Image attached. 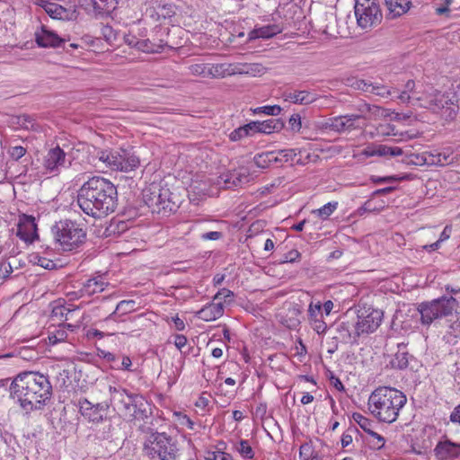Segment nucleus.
<instances>
[{
    "label": "nucleus",
    "instance_id": "obj_1",
    "mask_svg": "<svg viewBox=\"0 0 460 460\" xmlns=\"http://www.w3.org/2000/svg\"><path fill=\"white\" fill-rule=\"evenodd\" d=\"M118 192L109 180L95 176L84 182L78 190L77 204L82 211L93 217H102L114 212Z\"/></svg>",
    "mask_w": 460,
    "mask_h": 460
},
{
    "label": "nucleus",
    "instance_id": "obj_2",
    "mask_svg": "<svg viewBox=\"0 0 460 460\" xmlns=\"http://www.w3.org/2000/svg\"><path fill=\"white\" fill-rule=\"evenodd\" d=\"M407 402L406 395L390 386H379L369 395L367 407L370 414L377 420L393 423Z\"/></svg>",
    "mask_w": 460,
    "mask_h": 460
},
{
    "label": "nucleus",
    "instance_id": "obj_3",
    "mask_svg": "<svg viewBox=\"0 0 460 460\" xmlns=\"http://www.w3.org/2000/svg\"><path fill=\"white\" fill-rule=\"evenodd\" d=\"M418 311L420 322L424 325H430L436 319L456 314V319L449 325V332L455 337H460V301L452 296H442L430 302L421 303Z\"/></svg>",
    "mask_w": 460,
    "mask_h": 460
},
{
    "label": "nucleus",
    "instance_id": "obj_4",
    "mask_svg": "<svg viewBox=\"0 0 460 460\" xmlns=\"http://www.w3.org/2000/svg\"><path fill=\"white\" fill-rule=\"evenodd\" d=\"M143 455L149 460H181L176 438L165 432H152L143 443Z\"/></svg>",
    "mask_w": 460,
    "mask_h": 460
},
{
    "label": "nucleus",
    "instance_id": "obj_5",
    "mask_svg": "<svg viewBox=\"0 0 460 460\" xmlns=\"http://www.w3.org/2000/svg\"><path fill=\"white\" fill-rule=\"evenodd\" d=\"M55 240L60 249L71 252L80 248L86 240V231L77 222L69 219L60 220L54 227Z\"/></svg>",
    "mask_w": 460,
    "mask_h": 460
},
{
    "label": "nucleus",
    "instance_id": "obj_6",
    "mask_svg": "<svg viewBox=\"0 0 460 460\" xmlns=\"http://www.w3.org/2000/svg\"><path fill=\"white\" fill-rule=\"evenodd\" d=\"M144 200L152 212L168 213L176 209L178 199L167 186L152 183L143 193Z\"/></svg>",
    "mask_w": 460,
    "mask_h": 460
},
{
    "label": "nucleus",
    "instance_id": "obj_7",
    "mask_svg": "<svg viewBox=\"0 0 460 460\" xmlns=\"http://www.w3.org/2000/svg\"><path fill=\"white\" fill-rule=\"evenodd\" d=\"M66 153L58 146L50 148L43 156L42 161H31V171H35L36 176H43L48 173L58 175L62 168L66 167Z\"/></svg>",
    "mask_w": 460,
    "mask_h": 460
},
{
    "label": "nucleus",
    "instance_id": "obj_8",
    "mask_svg": "<svg viewBox=\"0 0 460 460\" xmlns=\"http://www.w3.org/2000/svg\"><path fill=\"white\" fill-rule=\"evenodd\" d=\"M355 16L358 25L362 29H370L382 21V12L376 0H356Z\"/></svg>",
    "mask_w": 460,
    "mask_h": 460
},
{
    "label": "nucleus",
    "instance_id": "obj_9",
    "mask_svg": "<svg viewBox=\"0 0 460 460\" xmlns=\"http://www.w3.org/2000/svg\"><path fill=\"white\" fill-rule=\"evenodd\" d=\"M31 393L34 399V402L31 400V406L40 410L50 400L52 386L47 376L31 370Z\"/></svg>",
    "mask_w": 460,
    "mask_h": 460
},
{
    "label": "nucleus",
    "instance_id": "obj_10",
    "mask_svg": "<svg viewBox=\"0 0 460 460\" xmlns=\"http://www.w3.org/2000/svg\"><path fill=\"white\" fill-rule=\"evenodd\" d=\"M383 319V312L372 307L360 310L358 314V321L354 325V338L364 333L375 332L380 325Z\"/></svg>",
    "mask_w": 460,
    "mask_h": 460
},
{
    "label": "nucleus",
    "instance_id": "obj_11",
    "mask_svg": "<svg viewBox=\"0 0 460 460\" xmlns=\"http://www.w3.org/2000/svg\"><path fill=\"white\" fill-rule=\"evenodd\" d=\"M430 101L434 107H429V110L440 114L441 117L447 120H452L456 118L458 112V105L456 103L455 95L450 96L449 93L435 90V94Z\"/></svg>",
    "mask_w": 460,
    "mask_h": 460
},
{
    "label": "nucleus",
    "instance_id": "obj_12",
    "mask_svg": "<svg viewBox=\"0 0 460 460\" xmlns=\"http://www.w3.org/2000/svg\"><path fill=\"white\" fill-rule=\"evenodd\" d=\"M451 152L449 150L439 151L434 149L420 154H411L408 156V163L417 165L444 166L451 162Z\"/></svg>",
    "mask_w": 460,
    "mask_h": 460
},
{
    "label": "nucleus",
    "instance_id": "obj_13",
    "mask_svg": "<svg viewBox=\"0 0 460 460\" xmlns=\"http://www.w3.org/2000/svg\"><path fill=\"white\" fill-rule=\"evenodd\" d=\"M29 371H22L13 380L10 386L11 397L16 401L22 408L29 403L27 395L29 394Z\"/></svg>",
    "mask_w": 460,
    "mask_h": 460
},
{
    "label": "nucleus",
    "instance_id": "obj_14",
    "mask_svg": "<svg viewBox=\"0 0 460 460\" xmlns=\"http://www.w3.org/2000/svg\"><path fill=\"white\" fill-rule=\"evenodd\" d=\"M361 117L359 114H350L330 118L324 122L323 128L337 133L351 131L358 128L356 121Z\"/></svg>",
    "mask_w": 460,
    "mask_h": 460
},
{
    "label": "nucleus",
    "instance_id": "obj_15",
    "mask_svg": "<svg viewBox=\"0 0 460 460\" xmlns=\"http://www.w3.org/2000/svg\"><path fill=\"white\" fill-rule=\"evenodd\" d=\"M434 455L438 460L460 458V443L453 442L447 437H443L436 445Z\"/></svg>",
    "mask_w": 460,
    "mask_h": 460
},
{
    "label": "nucleus",
    "instance_id": "obj_16",
    "mask_svg": "<svg viewBox=\"0 0 460 460\" xmlns=\"http://www.w3.org/2000/svg\"><path fill=\"white\" fill-rule=\"evenodd\" d=\"M108 404H93L87 399L79 401V411L81 414L92 422L99 423L103 420Z\"/></svg>",
    "mask_w": 460,
    "mask_h": 460
},
{
    "label": "nucleus",
    "instance_id": "obj_17",
    "mask_svg": "<svg viewBox=\"0 0 460 460\" xmlns=\"http://www.w3.org/2000/svg\"><path fill=\"white\" fill-rule=\"evenodd\" d=\"M220 180L219 183L223 182L224 188L230 189L247 184L251 180V175L248 169L243 167L223 173L220 176Z\"/></svg>",
    "mask_w": 460,
    "mask_h": 460
},
{
    "label": "nucleus",
    "instance_id": "obj_18",
    "mask_svg": "<svg viewBox=\"0 0 460 460\" xmlns=\"http://www.w3.org/2000/svg\"><path fill=\"white\" fill-rule=\"evenodd\" d=\"M145 13L155 22H162L168 20L171 22L172 17L176 14V6L164 2L157 6H147Z\"/></svg>",
    "mask_w": 460,
    "mask_h": 460
},
{
    "label": "nucleus",
    "instance_id": "obj_19",
    "mask_svg": "<svg viewBox=\"0 0 460 460\" xmlns=\"http://www.w3.org/2000/svg\"><path fill=\"white\" fill-rule=\"evenodd\" d=\"M128 45L137 48V49L146 53H159L164 49L166 43L159 40L158 41L151 40L150 39H138L137 35L128 36L126 39Z\"/></svg>",
    "mask_w": 460,
    "mask_h": 460
},
{
    "label": "nucleus",
    "instance_id": "obj_20",
    "mask_svg": "<svg viewBox=\"0 0 460 460\" xmlns=\"http://www.w3.org/2000/svg\"><path fill=\"white\" fill-rule=\"evenodd\" d=\"M118 171L129 172L137 169L140 159L132 149L118 148Z\"/></svg>",
    "mask_w": 460,
    "mask_h": 460
},
{
    "label": "nucleus",
    "instance_id": "obj_21",
    "mask_svg": "<svg viewBox=\"0 0 460 460\" xmlns=\"http://www.w3.org/2000/svg\"><path fill=\"white\" fill-rule=\"evenodd\" d=\"M111 394V403L115 410L124 415L129 409L131 399L134 394H129L125 389L116 388L113 386L109 387Z\"/></svg>",
    "mask_w": 460,
    "mask_h": 460
},
{
    "label": "nucleus",
    "instance_id": "obj_22",
    "mask_svg": "<svg viewBox=\"0 0 460 460\" xmlns=\"http://www.w3.org/2000/svg\"><path fill=\"white\" fill-rule=\"evenodd\" d=\"M282 98L293 104L308 105L315 102L318 95L307 90H288L282 93Z\"/></svg>",
    "mask_w": 460,
    "mask_h": 460
},
{
    "label": "nucleus",
    "instance_id": "obj_23",
    "mask_svg": "<svg viewBox=\"0 0 460 460\" xmlns=\"http://www.w3.org/2000/svg\"><path fill=\"white\" fill-rule=\"evenodd\" d=\"M305 151L300 148H291V149H281L278 150V159L279 164H283L285 163H288L290 164H298L305 165L310 157L309 154H306L305 157H303V153Z\"/></svg>",
    "mask_w": 460,
    "mask_h": 460
},
{
    "label": "nucleus",
    "instance_id": "obj_24",
    "mask_svg": "<svg viewBox=\"0 0 460 460\" xmlns=\"http://www.w3.org/2000/svg\"><path fill=\"white\" fill-rule=\"evenodd\" d=\"M109 283L103 275H97L83 283L79 289V296H91L97 293L102 292L108 287Z\"/></svg>",
    "mask_w": 460,
    "mask_h": 460
},
{
    "label": "nucleus",
    "instance_id": "obj_25",
    "mask_svg": "<svg viewBox=\"0 0 460 460\" xmlns=\"http://www.w3.org/2000/svg\"><path fill=\"white\" fill-rule=\"evenodd\" d=\"M12 240L23 243V248L29 247V216L22 214L19 216L18 221L11 228Z\"/></svg>",
    "mask_w": 460,
    "mask_h": 460
},
{
    "label": "nucleus",
    "instance_id": "obj_26",
    "mask_svg": "<svg viewBox=\"0 0 460 460\" xmlns=\"http://www.w3.org/2000/svg\"><path fill=\"white\" fill-rule=\"evenodd\" d=\"M148 403L139 394H134L129 404V409L124 414L125 417L132 420H144L147 418Z\"/></svg>",
    "mask_w": 460,
    "mask_h": 460
},
{
    "label": "nucleus",
    "instance_id": "obj_27",
    "mask_svg": "<svg viewBox=\"0 0 460 460\" xmlns=\"http://www.w3.org/2000/svg\"><path fill=\"white\" fill-rule=\"evenodd\" d=\"M33 4L43 9L52 19L66 20L70 18L71 13L66 8L49 0H40Z\"/></svg>",
    "mask_w": 460,
    "mask_h": 460
},
{
    "label": "nucleus",
    "instance_id": "obj_28",
    "mask_svg": "<svg viewBox=\"0 0 460 460\" xmlns=\"http://www.w3.org/2000/svg\"><path fill=\"white\" fill-rule=\"evenodd\" d=\"M118 148L117 149H97L93 159L98 160L103 166L111 171H118Z\"/></svg>",
    "mask_w": 460,
    "mask_h": 460
},
{
    "label": "nucleus",
    "instance_id": "obj_29",
    "mask_svg": "<svg viewBox=\"0 0 460 460\" xmlns=\"http://www.w3.org/2000/svg\"><path fill=\"white\" fill-rule=\"evenodd\" d=\"M224 314V305L221 301H214L210 304L203 306L199 311L197 312L196 315L198 318L206 321H215L220 318Z\"/></svg>",
    "mask_w": 460,
    "mask_h": 460
},
{
    "label": "nucleus",
    "instance_id": "obj_30",
    "mask_svg": "<svg viewBox=\"0 0 460 460\" xmlns=\"http://www.w3.org/2000/svg\"><path fill=\"white\" fill-rule=\"evenodd\" d=\"M243 71L232 64H208V77L224 78L228 75L241 74Z\"/></svg>",
    "mask_w": 460,
    "mask_h": 460
},
{
    "label": "nucleus",
    "instance_id": "obj_31",
    "mask_svg": "<svg viewBox=\"0 0 460 460\" xmlns=\"http://www.w3.org/2000/svg\"><path fill=\"white\" fill-rule=\"evenodd\" d=\"M435 90L430 85H418L417 90L414 92V96H412V100L415 101L420 107L425 109H429V107H434V104H431L430 99H432L435 94Z\"/></svg>",
    "mask_w": 460,
    "mask_h": 460
},
{
    "label": "nucleus",
    "instance_id": "obj_32",
    "mask_svg": "<svg viewBox=\"0 0 460 460\" xmlns=\"http://www.w3.org/2000/svg\"><path fill=\"white\" fill-rule=\"evenodd\" d=\"M35 40L39 47H57L61 42L60 38L51 31L42 26L40 31L35 32Z\"/></svg>",
    "mask_w": 460,
    "mask_h": 460
},
{
    "label": "nucleus",
    "instance_id": "obj_33",
    "mask_svg": "<svg viewBox=\"0 0 460 460\" xmlns=\"http://www.w3.org/2000/svg\"><path fill=\"white\" fill-rule=\"evenodd\" d=\"M282 31L278 24H269L266 26L254 28L248 33V40L252 41L257 39H270Z\"/></svg>",
    "mask_w": 460,
    "mask_h": 460
},
{
    "label": "nucleus",
    "instance_id": "obj_34",
    "mask_svg": "<svg viewBox=\"0 0 460 460\" xmlns=\"http://www.w3.org/2000/svg\"><path fill=\"white\" fill-rule=\"evenodd\" d=\"M388 9L387 16L391 19L399 17L410 9L411 3L407 0H385Z\"/></svg>",
    "mask_w": 460,
    "mask_h": 460
},
{
    "label": "nucleus",
    "instance_id": "obj_35",
    "mask_svg": "<svg viewBox=\"0 0 460 460\" xmlns=\"http://www.w3.org/2000/svg\"><path fill=\"white\" fill-rule=\"evenodd\" d=\"M398 350L390 361V365L395 369H404L409 364V354L406 351V344L401 342L397 344Z\"/></svg>",
    "mask_w": 460,
    "mask_h": 460
},
{
    "label": "nucleus",
    "instance_id": "obj_36",
    "mask_svg": "<svg viewBox=\"0 0 460 460\" xmlns=\"http://www.w3.org/2000/svg\"><path fill=\"white\" fill-rule=\"evenodd\" d=\"M277 151L264 152L254 156V164L262 169L269 168L273 164L279 165Z\"/></svg>",
    "mask_w": 460,
    "mask_h": 460
},
{
    "label": "nucleus",
    "instance_id": "obj_37",
    "mask_svg": "<svg viewBox=\"0 0 460 460\" xmlns=\"http://www.w3.org/2000/svg\"><path fill=\"white\" fill-rule=\"evenodd\" d=\"M285 127V123L280 119H270L267 120L260 121V133L271 134L279 132Z\"/></svg>",
    "mask_w": 460,
    "mask_h": 460
},
{
    "label": "nucleus",
    "instance_id": "obj_38",
    "mask_svg": "<svg viewBox=\"0 0 460 460\" xmlns=\"http://www.w3.org/2000/svg\"><path fill=\"white\" fill-rule=\"evenodd\" d=\"M31 263L32 264L31 271H35L36 274H40L37 272L38 267L44 270H53L56 268V263L52 260L42 257L39 253L31 254Z\"/></svg>",
    "mask_w": 460,
    "mask_h": 460
},
{
    "label": "nucleus",
    "instance_id": "obj_39",
    "mask_svg": "<svg viewBox=\"0 0 460 460\" xmlns=\"http://www.w3.org/2000/svg\"><path fill=\"white\" fill-rule=\"evenodd\" d=\"M94 10L99 13L111 14L119 5V0H91Z\"/></svg>",
    "mask_w": 460,
    "mask_h": 460
},
{
    "label": "nucleus",
    "instance_id": "obj_40",
    "mask_svg": "<svg viewBox=\"0 0 460 460\" xmlns=\"http://www.w3.org/2000/svg\"><path fill=\"white\" fill-rule=\"evenodd\" d=\"M47 128L35 122L31 119V140L34 137L38 141V146H45L46 145V133Z\"/></svg>",
    "mask_w": 460,
    "mask_h": 460
},
{
    "label": "nucleus",
    "instance_id": "obj_41",
    "mask_svg": "<svg viewBox=\"0 0 460 460\" xmlns=\"http://www.w3.org/2000/svg\"><path fill=\"white\" fill-rule=\"evenodd\" d=\"M135 310L136 302L134 300H122L117 305L116 310L112 314H111L105 320H103L102 323H109L112 319L113 315H115L117 311L121 312V314H126Z\"/></svg>",
    "mask_w": 460,
    "mask_h": 460
},
{
    "label": "nucleus",
    "instance_id": "obj_42",
    "mask_svg": "<svg viewBox=\"0 0 460 460\" xmlns=\"http://www.w3.org/2000/svg\"><path fill=\"white\" fill-rule=\"evenodd\" d=\"M339 203L331 201L318 209L313 210V214L322 220H326L337 209Z\"/></svg>",
    "mask_w": 460,
    "mask_h": 460
},
{
    "label": "nucleus",
    "instance_id": "obj_43",
    "mask_svg": "<svg viewBox=\"0 0 460 460\" xmlns=\"http://www.w3.org/2000/svg\"><path fill=\"white\" fill-rule=\"evenodd\" d=\"M18 258L13 256L10 261L2 260L0 261V279L4 280L10 276L13 271V267H16Z\"/></svg>",
    "mask_w": 460,
    "mask_h": 460
},
{
    "label": "nucleus",
    "instance_id": "obj_44",
    "mask_svg": "<svg viewBox=\"0 0 460 460\" xmlns=\"http://www.w3.org/2000/svg\"><path fill=\"white\" fill-rule=\"evenodd\" d=\"M376 155L377 156H399L402 155V150L397 146H388L385 145H379L376 147Z\"/></svg>",
    "mask_w": 460,
    "mask_h": 460
},
{
    "label": "nucleus",
    "instance_id": "obj_45",
    "mask_svg": "<svg viewBox=\"0 0 460 460\" xmlns=\"http://www.w3.org/2000/svg\"><path fill=\"white\" fill-rule=\"evenodd\" d=\"M236 451L245 459H252L254 456L253 449L248 440L242 439L235 445Z\"/></svg>",
    "mask_w": 460,
    "mask_h": 460
},
{
    "label": "nucleus",
    "instance_id": "obj_46",
    "mask_svg": "<svg viewBox=\"0 0 460 460\" xmlns=\"http://www.w3.org/2000/svg\"><path fill=\"white\" fill-rule=\"evenodd\" d=\"M368 435L370 437L368 439V443L371 448L375 450H379L384 447L385 439L383 436L375 432L374 430L371 431Z\"/></svg>",
    "mask_w": 460,
    "mask_h": 460
},
{
    "label": "nucleus",
    "instance_id": "obj_47",
    "mask_svg": "<svg viewBox=\"0 0 460 460\" xmlns=\"http://www.w3.org/2000/svg\"><path fill=\"white\" fill-rule=\"evenodd\" d=\"M353 419L366 433L369 434L371 431H373V422L369 419L363 416L361 413H354Z\"/></svg>",
    "mask_w": 460,
    "mask_h": 460
},
{
    "label": "nucleus",
    "instance_id": "obj_48",
    "mask_svg": "<svg viewBox=\"0 0 460 460\" xmlns=\"http://www.w3.org/2000/svg\"><path fill=\"white\" fill-rule=\"evenodd\" d=\"M192 75L208 77V63H197L188 66Z\"/></svg>",
    "mask_w": 460,
    "mask_h": 460
},
{
    "label": "nucleus",
    "instance_id": "obj_49",
    "mask_svg": "<svg viewBox=\"0 0 460 460\" xmlns=\"http://www.w3.org/2000/svg\"><path fill=\"white\" fill-rule=\"evenodd\" d=\"M206 460H233V456L226 452L219 450L208 451L205 456Z\"/></svg>",
    "mask_w": 460,
    "mask_h": 460
},
{
    "label": "nucleus",
    "instance_id": "obj_50",
    "mask_svg": "<svg viewBox=\"0 0 460 460\" xmlns=\"http://www.w3.org/2000/svg\"><path fill=\"white\" fill-rule=\"evenodd\" d=\"M282 109L279 105H267L256 108L254 113H264L270 116H278L281 112Z\"/></svg>",
    "mask_w": 460,
    "mask_h": 460
},
{
    "label": "nucleus",
    "instance_id": "obj_51",
    "mask_svg": "<svg viewBox=\"0 0 460 460\" xmlns=\"http://www.w3.org/2000/svg\"><path fill=\"white\" fill-rule=\"evenodd\" d=\"M66 337L67 333L61 326H59V328L55 330L54 332H49V342L52 344L64 341L66 339Z\"/></svg>",
    "mask_w": 460,
    "mask_h": 460
},
{
    "label": "nucleus",
    "instance_id": "obj_52",
    "mask_svg": "<svg viewBox=\"0 0 460 460\" xmlns=\"http://www.w3.org/2000/svg\"><path fill=\"white\" fill-rule=\"evenodd\" d=\"M370 93L381 97H388L392 94L391 90L383 84H371V88L369 89Z\"/></svg>",
    "mask_w": 460,
    "mask_h": 460
},
{
    "label": "nucleus",
    "instance_id": "obj_53",
    "mask_svg": "<svg viewBox=\"0 0 460 460\" xmlns=\"http://www.w3.org/2000/svg\"><path fill=\"white\" fill-rule=\"evenodd\" d=\"M308 317L309 322L322 318V305L320 302H317L316 304H314L313 302L310 303L308 306Z\"/></svg>",
    "mask_w": 460,
    "mask_h": 460
},
{
    "label": "nucleus",
    "instance_id": "obj_54",
    "mask_svg": "<svg viewBox=\"0 0 460 460\" xmlns=\"http://www.w3.org/2000/svg\"><path fill=\"white\" fill-rule=\"evenodd\" d=\"M314 448L311 443H304L301 445L299 448V457L301 460H309L311 458L312 454L314 453Z\"/></svg>",
    "mask_w": 460,
    "mask_h": 460
},
{
    "label": "nucleus",
    "instance_id": "obj_55",
    "mask_svg": "<svg viewBox=\"0 0 460 460\" xmlns=\"http://www.w3.org/2000/svg\"><path fill=\"white\" fill-rule=\"evenodd\" d=\"M288 124L292 131L299 132L302 128L301 116L298 113L291 115Z\"/></svg>",
    "mask_w": 460,
    "mask_h": 460
},
{
    "label": "nucleus",
    "instance_id": "obj_56",
    "mask_svg": "<svg viewBox=\"0 0 460 460\" xmlns=\"http://www.w3.org/2000/svg\"><path fill=\"white\" fill-rule=\"evenodd\" d=\"M74 310H71L69 308H67L66 306H64V305H59V306H56L53 308L52 310V314L53 316H59L60 318H63L65 317V320L67 321L69 318H68V314H71Z\"/></svg>",
    "mask_w": 460,
    "mask_h": 460
},
{
    "label": "nucleus",
    "instance_id": "obj_57",
    "mask_svg": "<svg viewBox=\"0 0 460 460\" xmlns=\"http://www.w3.org/2000/svg\"><path fill=\"white\" fill-rule=\"evenodd\" d=\"M245 137H248V133L244 126H241L235 128L229 135V137L232 141H238Z\"/></svg>",
    "mask_w": 460,
    "mask_h": 460
},
{
    "label": "nucleus",
    "instance_id": "obj_58",
    "mask_svg": "<svg viewBox=\"0 0 460 460\" xmlns=\"http://www.w3.org/2000/svg\"><path fill=\"white\" fill-rule=\"evenodd\" d=\"M310 325L318 334H323L327 330V324L323 321L322 318L311 321Z\"/></svg>",
    "mask_w": 460,
    "mask_h": 460
},
{
    "label": "nucleus",
    "instance_id": "obj_59",
    "mask_svg": "<svg viewBox=\"0 0 460 460\" xmlns=\"http://www.w3.org/2000/svg\"><path fill=\"white\" fill-rule=\"evenodd\" d=\"M234 296V293L226 288L219 290L213 297L214 301L219 302L222 300L226 301L227 298Z\"/></svg>",
    "mask_w": 460,
    "mask_h": 460
},
{
    "label": "nucleus",
    "instance_id": "obj_60",
    "mask_svg": "<svg viewBox=\"0 0 460 460\" xmlns=\"http://www.w3.org/2000/svg\"><path fill=\"white\" fill-rule=\"evenodd\" d=\"M9 154L13 159L18 160L26 154V148L21 146H12Z\"/></svg>",
    "mask_w": 460,
    "mask_h": 460
},
{
    "label": "nucleus",
    "instance_id": "obj_61",
    "mask_svg": "<svg viewBox=\"0 0 460 460\" xmlns=\"http://www.w3.org/2000/svg\"><path fill=\"white\" fill-rule=\"evenodd\" d=\"M371 84L372 83H370V82H367L365 80L358 79L353 83L352 86L357 90H361L366 93H370L369 89L371 88Z\"/></svg>",
    "mask_w": 460,
    "mask_h": 460
},
{
    "label": "nucleus",
    "instance_id": "obj_62",
    "mask_svg": "<svg viewBox=\"0 0 460 460\" xmlns=\"http://www.w3.org/2000/svg\"><path fill=\"white\" fill-rule=\"evenodd\" d=\"M31 243H32L35 240H39L38 234V225L36 223V217L31 215Z\"/></svg>",
    "mask_w": 460,
    "mask_h": 460
},
{
    "label": "nucleus",
    "instance_id": "obj_63",
    "mask_svg": "<svg viewBox=\"0 0 460 460\" xmlns=\"http://www.w3.org/2000/svg\"><path fill=\"white\" fill-rule=\"evenodd\" d=\"M243 126L247 129L248 136H252L255 133H260V121H252Z\"/></svg>",
    "mask_w": 460,
    "mask_h": 460
},
{
    "label": "nucleus",
    "instance_id": "obj_64",
    "mask_svg": "<svg viewBox=\"0 0 460 460\" xmlns=\"http://www.w3.org/2000/svg\"><path fill=\"white\" fill-rule=\"evenodd\" d=\"M132 361L131 358L128 356H122L120 366H119L117 368L121 370H127V371H134L132 368Z\"/></svg>",
    "mask_w": 460,
    "mask_h": 460
}]
</instances>
